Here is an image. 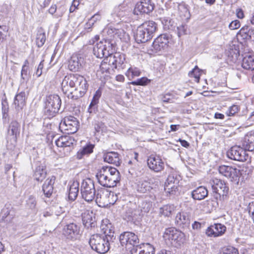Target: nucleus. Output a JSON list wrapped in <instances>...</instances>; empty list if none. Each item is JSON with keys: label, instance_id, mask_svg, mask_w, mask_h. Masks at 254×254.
Returning a JSON list of instances; mask_svg holds the SVG:
<instances>
[{"label": "nucleus", "instance_id": "49530a36", "mask_svg": "<svg viewBox=\"0 0 254 254\" xmlns=\"http://www.w3.org/2000/svg\"><path fill=\"white\" fill-rule=\"evenodd\" d=\"M94 146V145L91 144H87L82 149L78 152L77 155V158L80 159L82 158V155L92 153L93 152Z\"/></svg>", "mask_w": 254, "mask_h": 254}, {"label": "nucleus", "instance_id": "ea45409f", "mask_svg": "<svg viewBox=\"0 0 254 254\" xmlns=\"http://www.w3.org/2000/svg\"><path fill=\"white\" fill-rule=\"evenodd\" d=\"M85 210V204L81 201L74 203L70 209V211L76 215L81 214Z\"/></svg>", "mask_w": 254, "mask_h": 254}, {"label": "nucleus", "instance_id": "e433bc0d", "mask_svg": "<svg viewBox=\"0 0 254 254\" xmlns=\"http://www.w3.org/2000/svg\"><path fill=\"white\" fill-rule=\"evenodd\" d=\"M151 38L141 26L138 28L135 37L137 43H145Z\"/></svg>", "mask_w": 254, "mask_h": 254}, {"label": "nucleus", "instance_id": "5fc2aeb1", "mask_svg": "<svg viewBox=\"0 0 254 254\" xmlns=\"http://www.w3.org/2000/svg\"><path fill=\"white\" fill-rule=\"evenodd\" d=\"M162 22L164 25L165 28L174 30L175 25L174 22L170 18H164L162 20Z\"/></svg>", "mask_w": 254, "mask_h": 254}, {"label": "nucleus", "instance_id": "4468645a", "mask_svg": "<svg viewBox=\"0 0 254 254\" xmlns=\"http://www.w3.org/2000/svg\"><path fill=\"white\" fill-rule=\"evenodd\" d=\"M171 36L167 34H163L159 35L154 41L152 47L156 52L160 51L167 48L168 46Z\"/></svg>", "mask_w": 254, "mask_h": 254}, {"label": "nucleus", "instance_id": "338daca9", "mask_svg": "<svg viewBox=\"0 0 254 254\" xmlns=\"http://www.w3.org/2000/svg\"><path fill=\"white\" fill-rule=\"evenodd\" d=\"M187 26L186 25L182 24L177 27V34L178 37H180L181 36L186 34Z\"/></svg>", "mask_w": 254, "mask_h": 254}, {"label": "nucleus", "instance_id": "603ef678", "mask_svg": "<svg viewBox=\"0 0 254 254\" xmlns=\"http://www.w3.org/2000/svg\"><path fill=\"white\" fill-rule=\"evenodd\" d=\"M189 76L190 77H194V81L196 82H199L200 73V69L197 66H195L190 71L189 73Z\"/></svg>", "mask_w": 254, "mask_h": 254}, {"label": "nucleus", "instance_id": "a19ab883", "mask_svg": "<svg viewBox=\"0 0 254 254\" xmlns=\"http://www.w3.org/2000/svg\"><path fill=\"white\" fill-rule=\"evenodd\" d=\"M176 206L174 205L167 204L160 208L159 213L164 216L169 217L175 211Z\"/></svg>", "mask_w": 254, "mask_h": 254}, {"label": "nucleus", "instance_id": "4d7b16f0", "mask_svg": "<svg viewBox=\"0 0 254 254\" xmlns=\"http://www.w3.org/2000/svg\"><path fill=\"white\" fill-rule=\"evenodd\" d=\"M101 91L99 89L96 91L89 105L90 108L96 105L99 103V100L101 97Z\"/></svg>", "mask_w": 254, "mask_h": 254}, {"label": "nucleus", "instance_id": "6e6d98bb", "mask_svg": "<svg viewBox=\"0 0 254 254\" xmlns=\"http://www.w3.org/2000/svg\"><path fill=\"white\" fill-rule=\"evenodd\" d=\"M29 68H22L21 71V83L27 82L30 78V74L28 72Z\"/></svg>", "mask_w": 254, "mask_h": 254}, {"label": "nucleus", "instance_id": "37998d69", "mask_svg": "<svg viewBox=\"0 0 254 254\" xmlns=\"http://www.w3.org/2000/svg\"><path fill=\"white\" fill-rule=\"evenodd\" d=\"M176 231L177 229L174 228H170L166 230L163 235V238L168 245H171V242L174 238V236Z\"/></svg>", "mask_w": 254, "mask_h": 254}, {"label": "nucleus", "instance_id": "b1692460", "mask_svg": "<svg viewBox=\"0 0 254 254\" xmlns=\"http://www.w3.org/2000/svg\"><path fill=\"white\" fill-rule=\"evenodd\" d=\"M45 168L44 164L41 163L37 164L33 176L35 180L41 182L45 179L47 175Z\"/></svg>", "mask_w": 254, "mask_h": 254}, {"label": "nucleus", "instance_id": "9b49d317", "mask_svg": "<svg viewBox=\"0 0 254 254\" xmlns=\"http://www.w3.org/2000/svg\"><path fill=\"white\" fill-rule=\"evenodd\" d=\"M120 241L121 245L127 249H132L139 243L138 236L134 233L125 232L121 234Z\"/></svg>", "mask_w": 254, "mask_h": 254}, {"label": "nucleus", "instance_id": "c85d7f7f", "mask_svg": "<svg viewBox=\"0 0 254 254\" xmlns=\"http://www.w3.org/2000/svg\"><path fill=\"white\" fill-rule=\"evenodd\" d=\"M105 162L110 164H113L116 166L120 165V159L118 153L115 152H108L104 155Z\"/></svg>", "mask_w": 254, "mask_h": 254}, {"label": "nucleus", "instance_id": "f3484780", "mask_svg": "<svg viewBox=\"0 0 254 254\" xmlns=\"http://www.w3.org/2000/svg\"><path fill=\"white\" fill-rule=\"evenodd\" d=\"M179 183V177L174 174L169 175L165 184V190L167 193L173 194L178 188Z\"/></svg>", "mask_w": 254, "mask_h": 254}, {"label": "nucleus", "instance_id": "2f4dec72", "mask_svg": "<svg viewBox=\"0 0 254 254\" xmlns=\"http://www.w3.org/2000/svg\"><path fill=\"white\" fill-rule=\"evenodd\" d=\"M140 26L151 38L157 30V24L153 21H146Z\"/></svg>", "mask_w": 254, "mask_h": 254}, {"label": "nucleus", "instance_id": "dca6fc26", "mask_svg": "<svg viewBox=\"0 0 254 254\" xmlns=\"http://www.w3.org/2000/svg\"><path fill=\"white\" fill-rule=\"evenodd\" d=\"M80 230L79 227L74 223H70L67 225L64 229L63 234L67 239L75 240L80 235Z\"/></svg>", "mask_w": 254, "mask_h": 254}, {"label": "nucleus", "instance_id": "bf43d9fd", "mask_svg": "<svg viewBox=\"0 0 254 254\" xmlns=\"http://www.w3.org/2000/svg\"><path fill=\"white\" fill-rule=\"evenodd\" d=\"M149 82L150 80L148 79L147 77H143L132 81L131 84L133 85L144 86L147 85Z\"/></svg>", "mask_w": 254, "mask_h": 254}, {"label": "nucleus", "instance_id": "72a5a7b5", "mask_svg": "<svg viewBox=\"0 0 254 254\" xmlns=\"http://www.w3.org/2000/svg\"><path fill=\"white\" fill-rule=\"evenodd\" d=\"M242 66L247 70H254V57L251 55H246L243 59Z\"/></svg>", "mask_w": 254, "mask_h": 254}, {"label": "nucleus", "instance_id": "9d476101", "mask_svg": "<svg viewBox=\"0 0 254 254\" xmlns=\"http://www.w3.org/2000/svg\"><path fill=\"white\" fill-rule=\"evenodd\" d=\"M78 127V122L76 118L73 116L64 117L60 124V128L67 134H73L76 132Z\"/></svg>", "mask_w": 254, "mask_h": 254}, {"label": "nucleus", "instance_id": "a211bd4d", "mask_svg": "<svg viewBox=\"0 0 254 254\" xmlns=\"http://www.w3.org/2000/svg\"><path fill=\"white\" fill-rule=\"evenodd\" d=\"M131 254H154V247L149 243L136 245L130 250Z\"/></svg>", "mask_w": 254, "mask_h": 254}, {"label": "nucleus", "instance_id": "39448f33", "mask_svg": "<svg viewBox=\"0 0 254 254\" xmlns=\"http://www.w3.org/2000/svg\"><path fill=\"white\" fill-rule=\"evenodd\" d=\"M61 105L60 97L53 94L47 97L45 102V113L49 117H53L59 112Z\"/></svg>", "mask_w": 254, "mask_h": 254}, {"label": "nucleus", "instance_id": "de8ad7c7", "mask_svg": "<svg viewBox=\"0 0 254 254\" xmlns=\"http://www.w3.org/2000/svg\"><path fill=\"white\" fill-rule=\"evenodd\" d=\"M46 34L45 33L42 31H39L37 34L36 36V44L38 47H41L44 44L46 41Z\"/></svg>", "mask_w": 254, "mask_h": 254}, {"label": "nucleus", "instance_id": "f03ea898", "mask_svg": "<svg viewBox=\"0 0 254 254\" xmlns=\"http://www.w3.org/2000/svg\"><path fill=\"white\" fill-rule=\"evenodd\" d=\"M96 176L99 183L107 188L116 186L117 183L120 181L119 171L111 166L102 167Z\"/></svg>", "mask_w": 254, "mask_h": 254}, {"label": "nucleus", "instance_id": "a878e982", "mask_svg": "<svg viewBox=\"0 0 254 254\" xmlns=\"http://www.w3.org/2000/svg\"><path fill=\"white\" fill-rule=\"evenodd\" d=\"M254 27L249 25H245L240 30L237 34L238 39L244 41H250L251 32H253Z\"/></svg>", "mask_w": 254, "mask_h": 254}, {"label": "nucleus", "instance_id": "c03bdc74", "mask_svg": "<svg viewBox=\"0 0 254 254\" xmlns=\"http://www.w3.org/2000/svg\"><path fill=\"white\" fill-rule=\"evenodd\" d=\"M117 31L118 29L115 28L111 26H108L103 30V33L104 35L107 34L108 37L105 40H110L111 41L112 38H116Z\"/></svg>", "mask_w": 254, "mask_h": 254}, {"label": "nucleus", "instance_id": "e2e57ef3", "mask_svg": "<svg viewBox=\"0 0 254 254\" xmlns=\"http://www.w3.org/2000/svg\"><path fill=\"white\" fill-rule=\"evenodd\" d=\"M136 215V211L134 209L129 208L126 210L125 216L126 219H127V221H132L134 219L135 215Z\"/></svg>", "mask_w": 254, "mask_h": 254}, {"label": "nucleus", "instance_id": "f257e3e1", "mask_svg": "<svg viewBox=\"0 0 254 254\" xmlns=\"http://www.w3.org/2000/svg\"><path fill=\"white\" fill-rule=\"evenodd\" d=\"M62 88L68 98L76 100L85 94L88 86L82 76L72 74L64 77L62 83Z\"/></svg>", "mask_w": 254, "mask_h": 254}, {"label": "nucleus", "instance_id": "6e6552de", "mask_svg": "<svg viewBox=\"0 0 254 254\" xmlns=\"http://www.w3.org/2000/svg\"><path fill=\"white\" fill-rule=\"evenodd\" d=\"M209 184L211 187L213 195L216 199H220L221 196H226L228 193L229 188L224 181L213 178L210 181Z\"/></svg>", "mask_w": 254, "mask_h": 254}, {"label": "nucleus", "instance_id": "6ab92c4d", "mask_svg": "<svg viewBox=\"0 0 254 254\" xmlns=\"http://www.w3.org/2000/svg\"><path fill=\"white\" fill-rule=\"evenodd\" d=\"M190 221V216L189 213L186 211L178 212L175 217L176 223L180 227H188Z\"/></svg>", "mask_w": 254, "mask_h": 254}, {"label": "nucleus", "instance_id": "a18cd8bd", "mask_svg": "<svg viewBox=\"0 0 254 254\" xmlns=\"http://www.w3.org/2000/svg\"><path fill=\"white\" fill-rule=\"evenodd\" d=\"M110 67H111V65L109 64L108 59L105 58L100 65V68L97 71V74H100V72L102 73H108Z\"/></svg>", "mask_w": 254, "mask_h": 254}, {"label": "nucleus", "instance_id": "c756f323", "mask_svg": "<svg viewBox=\"0 0 254 254\" xmlns=\"http://www.w3.org/2000/svg\"><path fill=\"white\" fill-rule=\"evenodd\" d=\"M74 139L69 136H61L55 141V143L58 147H70L73 144Z\"/></svg>", "mask_w": 254, "mask_h": 254}, {"label": "nucleus", "instance_id": "aec40b11", "mask_svg": "<svg viewBox=\"0 0 254 254\" xmlns=\"http://www.w3.org/2000/svg\"><path fill=\"white\" fill-rule=\"evenodd\" d=\"M131 4L123 2L120 5L115 7L113 14L122 18L127 15L131 11Z\"/></svg>", "mask_w": 254, "mask_h": 254}, {"label": "nucleus", "instance_id": "4be33fe9", "mask_svg": "<svg viewBox=\"0 0 254 254\" xmlns=\"http://www.w3.org/2000/svg\"><path fill=\"white\" fill-rule=\"evenodd\" d=\"M100 229L101 231L104 234V237L106 238L109 237L112 238L114 237V227L108 219H106L102 220Z\"/></svg>", "mask_w": 254, "mask_h": 254}, {"label": "nucleus", "instance_id": "473e14b6", "mask_svg": "<svg viewBox=\"0 0 254 254\" xmlns=\"http://www.w3.org/2000/svg\"><path fill=\"white\" fill-rule=\"evenodd\" d=\"M81 58H79L76 55H73L68 61V68L73 71H78L81 66Z\"/></svg>", "mask_w": 254, "mask_h": 254}, {"label": "nucleus", "instance_id": "09e8293b", "mask_svg": "<svg viewBox=\"0 0 254 254\" xmlns=\"http://www.w3.org/2000/svg\"><path fill=\"white\" fill-rule=\"evenodd\" d=\"M155 199V196L154 195H151L150 199L148 200V201L146 200L144 201H143V202L142 204L141 210L144 212H148L152 208V201Z\"/></svg>", "mask_w": 254, "mask_h": 254}, {"label": "nucleus", "instance_id": "c9c22d12", "mask_svg": "<svg viewBox=\"0 0 254 254\" xmlns=\"http://www.w3.org/2000/svg\"><path fill=\"white\" fill-rule=\"evenodd\" d=\"M175 233L174 238L171 242V245L175 247H178L185 242V236L184 233L178 230Z\"/></svg>", "mask_w": 254, "mask_h": 254}, {"label": "nucleus", "instance_id": "f8f14e48", "mask_svg": "<svg viewBox=\"0 0 254 254\" xmlns=\"http://www.w3.org/2000/svg\"><path fill=\"white\" fill-rule=\"evenodd\" d=\"M218 171L222 176L229 179L231 182L237 181L239 179L240 171L236 168L222 165L219 167Z\"/></svg>", "mask_w": 254, "mask_h": 254}, {"label": "nucleus", "instance_id": "3c124183", "mask_svg": "<svg viewBox=\"0 0 254 254\" xmlns=\"http://www.w3.org/2000/svg\"><path fill=\"white\" fill-rule=\"evenodd\" d=\"M141 2L143 4V9H144L145 13H148L153 10L154 4L151 0H143V1H141Z\"/></svg>", "mask_w": 254, "mask_h": 254}, {"label": "nucleus", "instance_id": "774afa93", "mask_svg": "<svg viewBox=\"0 0 254 254\" xmlns=\"http://www.w3.org/2000/svg\"><path fill=\"white\" fill-rule=\"evenodd\" d=\"M101 15L99 13V12H97L95 14H94L91 18H90L88 20L90 21V22L92 23L94 25L96 22L100 21L101 19Z\"/></svg>", "mask_w": 254, "mask_h": 254}, {"label": "nucleus", "instance_id": "423d86ee", "mask_svg": "<svg viewBox=\"0 0 254 254\" xmlns=\"http://www.w3.org/2000/svg\"><path fill=\"white\" fill-rule=\"evenodd\" d=\"M113 196V192L105 188H100L97 190L95 196V201L99 206L106 207L114 203Z\"/></svg>", "mask_w": 254, "mask_h": 254}, {"label": "nucleus", "instance_id": "7ed1b4c3", "mask_svg": "<svg viewBox=\"0 0 254 254\" xmlns=\"http://www.w3.org/2000/svg\"><path fill=\"white\" fill-rule=\"evenodd\" d=\"M89 243L91 249L99 254H105L110 249L108 238L98 234L92 235Z\"/></svg>", "mask_w": 254, "mask_h": 254}, {"label": "nucleus", "instance_id": "0eeeda50", "mask_svg": "<svg viewBox=\"0 0 254 254\" xmlns=\"http://www.w3.org/2000/svg\"><path fill=\"white\" fill-rule=\"evenodd\" d=\"M248 150L243 146L235 145L232 146L227 152V155L230 159L239 161L245 162L250 160L251 157L248 153Z\"/></svg>", "mask_w": 254, "mask_h": 254}, {"label": "nucleus", "instance_id": "13d9d810", "mask_svg": "<svg viewBox=\"0 0 254 254\" xmlns=\"http://www.w3.org/2000/svg\"><path fill=\"white\" fill-rule=\"evenodd\" d=\"M94 128L95 129V134H96L97 133L103 132L105 129V126L103 123L96 121L94 124Z\"/></svg>", "mask_w": 254, "mask_h": 254}, {"label": "nucleus", "instance_id": "cd10ccee", "mask_svg": "<svg viewBox=\"0 0 254 254\" xmlns=\"http://www.w3.org/2000/svg\"><path fill=\"white\" fill-rule=\"evenodd\" d=\"M26 93L21 92L16 94L14 100V105L15 109L17 111L22 110L25 105Z\"/></svg>", "mask_w": 254, "mask_h": 254}, {"label": "nucleus", "instance_id": "20e7f679", "mask_svg": "<svg viewBox=\"0 0 254 254\" xmlns=\"http://www.w3.org/2000/svg\"><path fill=\"white\" fill-rule=\"evenodd\" d=\"M113 44L110 40L97 42L93 48V54L98 58H107L113 52Z\"/></svg>", "mask_w": 254, "mask_h": 254}, {"label": "nucleus", "instance_id": "f704fd0d", "mask_svg": "<svg viewBox=\"0 0 254 254\" xmlns=\"http://www.w3.org/2000/svg\"><path fill=\"white\" fill-rule=\"evenodd\" d=\"M20 125L16 121H12L9 125L8 133L12 135L15 139L17 135L20 133Z\"/></svg>", "mask_w": 254, "mask_h": 254}, {"label": "nucleus", "instance_id": "bb28decb", "mask_svg": "<svg viewBox=\"0 0 254 254\" xmlns=\"http://www.w3.org/2000/svg\"><path fill=\"white\" fill-rule=\"evenodd\" d=\"M207 189L203 187L200 186L191 191V196L194 200H200L205 198L208 195Z\"/></svg>", "mask_w": 254, "mask_h": 254}, {"label": "nucleus", "instance_id": "864d4df0", "mask_svg": "<svg viewBox=\"0 0 254 254\" xmlns=\"http://www.w3.org/2000/svg\"><path fill=\"white\" fill-rule=\"evenodd\" d=\"M117 34L116 38H119L122 41L124 42H127L129 40V35L125 32L123 29H118V31H117Z\"/></svg>", "mask_w": 254, "mask_h": 254}, {"label": "nucleus", "instance_id": "4c0bfd02", "mask_svg": "<svg viewBox=\"0 0 254 254\" xmlns=\"http://www.w3.org/2000/svg\"><path fill=\"white\" fill-rule=\"evenodd\" d=\"M79 191V183L74 181L70 185L68 190V199L73 201L77 197Z\"/></svg>", "mask_w": 254, "mask_h": 254}, {"label": "nucleus", "instance_id": "7c9ffc66", "mask_svg": "<svg viewBox=\"0 0 254 254\" xmlns=\"http://www.w3.org/2000/svg\"><path fill=\"white\" fill-rule=\"evenodd\" d=\"M178 11L179 16L184 20L188 21L190 19V14L189 6L184 3H181L178 5Z\"/></svg>", "mask_w": 254, "mask_h": 254}, {"label": "nucleus", "instance_id": "680f3d73", "mask_svg": "<svg viewBox=\"0 0 254 254\" xmlns=\"http://www.w3.org/2000/svg\"><path fill=\"white\" fill-rule=\"evenodd\" d=\"M36 203V198L33 195L29 196L26 201L27 206L31 209L35 208Z\"/></svg>", "mask_w": 254, "mask_h": 254}, {"label": "nucleus", "instance_id": "58836bf2", "mask_svg": "<svg viewBox=\"0 0 254 254\" xmlns=\"http://www.w3.org/2000/svg\"><path fill=\"white\" fill-rule=\"evenodd\" d=\"M82 220L83 224L88 227L91 226L93 223V217L94 214L92 211L85 210L83 213H81Z\"/></svg>", "mask_w": 254, "mask_h": 254}, {"label": "nucleus", "instance_id": "052dcab7", "mask_svg": "<svg viewBox=\"0 0 254 254\" xmlns=\"http://www.w3.org/2000/svg\"><path fill=\"white\" fill-rule=\"evenodd\" d=\"M133 12L136 15L145 13L143 9V4L142 3L141 1L136 3Z\"/></svg>", "mask_w": 254, "mask_h": 254}, {"label": "nucleus", "instance_id": "8fccbe9b", "mask_svg": "<svg viewBox=\"0 0 254 254\" xmlns=\"http://www.w3.org/2000/svg\"><path fill=\"white\" fill-rule=\"evenodd\" d=\"M140 70L135 67H129L126 72V75L129 78H134L140 75Z\"/></svg>", "mask_w": 254, "mask_h": 254}, {"label": "nucleus", "instance_id": "ddd939ff", "mask_svg": "<svg viewBox=\"0 0 254 254\" xmlns=\"http://www.w3.org/2000/svg\"><path fill=\"white\" fill-rule=\"evenodd\" d=\"M147 164L148 168L156 173L160 172L164 168V162L159 156H149L147 160Z\"/></svg>", "mask_w": 254, "mask_h": 254}, {"label": "nucleus", "instance_id": "5701e85b", "mask_svg": "<svg viewBox=\"0 0 254 254\" xmlns=\"http://www.w3.org/2000/svg\"><path fill=\"white\" fill-rule=\"evenodd\" d=\"M242 146L249 151L254 150V130L250 131L245 135Z\"/></svg>", "mask_w": 254, "mask_h": 254}, {"label": "nucleus", "instance_id": "0e129e2a", "mask_svg": "<svg viewBox=\"0 0 254 254\" xmlns=\"http://www.w3.org/2000/svg\"><path fill=\"white\" fill-rule=\"evenodd\" d=\"M240 110V108L238 105H233L229 108L226 114L228 116H234L236 113Z\"/></svg>", "mask_w": 254, "mask_h": 254}, {"label": "nucleus", "instance_id": "1a4fd4ad", "mask_svg": "<svg viewBox=\"0 0 254 254\" xmlns=\"http://www.w3.org/2000/svg\"><path fill=\"white\" fill-rule=\"evenodd\" d=\"M95 192L93 181L89 178L84 180L81 186L82 198L87 202L91 201L95 198Z\"/></svg>", "mask_w": 254, "mask_h": 254}, {"label": "nucleus", "instance_id": "412c9836", "mask_svg": "<svg viewBox=\"0 0 254 254\" xmlns=\"http://www.w3.org/2000/svg\"><path fill=\"white\" fill-rule=\"evenodd\" d=\"M107 58L112 68H117L118 66H121L125 61V55L120 53H116L114 55L112 53Z\"/></svg>", "mask_w": 254, "mask_h": 254}, {"label": "nucleus", "instance_id": "79ce46f5", "mask_svg": "<svg viewBox=\"0 0 254 254\" xmlns=\"http://www.w3.org/2000/svg\"><path fill=\"white\" fill-rule=\"evenodd\" d=\"M152 188L150 186V183L145 180H140L137 183V190L141 193H145L150 191Z\"/></svg>", "mask_w": 254, "mask_h": 254}, {"label": "nucleus", "instance_id": "69168bd1", "mask_svg": "<svg viewBox=\"0 0 254 254\" xmlns=\"http://www.w3.org/2000/svg\"><path fill=\"white\" fill-rule=\"evenodd\" d=\"M221 254H239V252L237 249L233 247H229L225 248Z\"/></svg>", "mask_w": 254, "mask_h": 254}, {"label": "nucleus", "instance_id": "2eb2a0df", "mask_svg": "<svg viewBox=\"0 0 254 254\" xmlns=\"http://www.w3.org/2000/svg\"><path fill=\"white\" fill-rule=\"evenodd\" d=\"M226 231V226L221 223H216L208 227L205 231L208 237H217L223 235Z\"/></svg>", "mask_w": 254, "mask_h": 254}, {"label": "nucleus", "instance_id": "393cba45", "mask_svg": "<svg viewBox=\"0 0 254 254\" xmlns=\"http://www.w3.org/2000/svg\"><path fill=\"white\" fill-rule=\"evenodd\" d=\"M56 178L52 176L48 178L45 182L42 187V190L44 194L49 197L53 191V185L55 183Z\"/></svg>", "mask_w": 254, "mask_h": 254}]
</instances>
